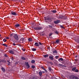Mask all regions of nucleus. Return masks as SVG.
<instances>
[{
    "label": "nucleus",
    "instance_id": "1",
    "mask_svg": "<svg viewBox=\"0 0 79 79\" xmlns=\"http://www.w3.org/2000/svg\"><path fill=\"white\" fill-rule=\"evenodd\" d=\"M70 79H79V78L75 76L74 75H71L69 77Z\"/></svg>",
    "mask_w": 79,
    "mask_h": 79
},
{
    "label": "nucleus",
    "instance_id": "2",
    "mask_svg": "<svg viewBox=\"0 0 79 79\" xmlns=\"http://www.w3.org/2000/svg\"><path fill=\"white\" fill-rule=\"evenodd\" d=\"M14 38L16 40H18L19 38H18V36L17 34H15L14 36Z\"/></svg>",
    "mask_w": 79,
    "mask_h": 79
},
{
    "label": "nucleus",
    "instance_id": "3",
    "mask_svg": "<svg viewBox=\"0 0 79 79\" xmlns=\"http://www.w3.org/2000/svg\"><path fill=\"white\" fill-rule=\"evenodd\" d=\"M11 14L12 15H14L15 16H17L18 14H17V13L15 12L12 11L10 12Z\"/></svg>",
    "mask_w": 79,
    "mask_h": 79
},
{
    "label": "nucleus",
    "instance_id": "4",
    "mask_svg": "<svg viewBox=\"0 0 79 79\" xmlns=\"http://www.w3.org/2000/svg\"><path fill=\"white\" fill-rule=\"evenodd\" d=\"M24 38H21L19 40V42L20 43H24Z\"/></svg>",
    "mask_w": 79,
    "mask_h": 79
},
{
    "label": "nucleus",
    "instance_id": "5",
    "mask_svg": "<svg viewBox=\"0 0 79 79\" xmlns=\"http://www.w3.org/2000/svg\"><path fill=\"white\" fill-rule=\"evenodd\" d=\"M60 22V20H56V21H54V23L55 24H57L59 23Z\"/></svg>",
    "mask_w": 79,
    "mask_h": 79
},
{
    "label": "nucleus",
    "instance_id": "6",
    "mask_svg": "<svg viewBox=\"0 0 79 79\" xmlns=\"http://www.w3.org/2000/svg\"><path fill=\"white\" fill-rule=\"evenodd\" d=\"M53 57V56L52 55V56H50L49 57V58L50 60H54Z\"/></svg>",
    "mask_w": 79,
    "mask_h": 79
},
{
    "label": "nucleus",
    "instance_id": "7",
    "mask_svg": "<svg viewBox=\"0 0 79 79\" xmlns=\"http://www.w3.org/2000/svg\"><path fill=\"white\" fill-rule=\"evenodd\" d=\"M76 41L79 44V36H77L76 39Z\"/></svg>",
    "mask_w": 79,
    "mask_h": 79
},
{
    "label": "nucleus",
    "instance_id": "8",
    "mask_svg": "<svg viewBox=\"0 0 79 79\" xmlns=\"http://www.w3.org/2000/svg\"><path fill=\"white\" fill-rule=\"evenodd\" d=\"M63 16H63V15H60L58 17V18L61 19H63Z\"/></svg>",
    "mask_w": 79,
    "mask_h": 79
},
{
    "label": "nucleus",
    "instance_id": "9",
    "mask_svg": "<svg viewBox=\"0 0 79 79\" xmlns=\"http://www.w3.org/2000/svg\"><path fill=\"white\" fill-rule=\"evenodd\" d=\"M26 66L27 67V69H28V68H29L30 67V66H29V64H28V62H27L26 64Z\"/></svg>",
    "mask_w": 79,
    "mask_h": 79
},
{
    "label": "nucleus",
    "instance_id": "10",
    "mask_svg": "<svg viewBox=\"0 0 79 79\" xmlns=\"http://www.w3.org/2000/svg\"><path fill=\"white\" fill-rule=\"evenodd\" d=\"M51 12H52L53 13H57V11L56 10H51Z\"/></svg>",
    "mask_w": 79,
    "mask_h": 79
},
{
    "label": "nucleus",
    "instance_id": "11",
    "mask_svg": "<svg viewBox=\"0 0 79 79\" xmlns=\"http://www.w3.org/2000/svg\"><path fill=\"white\" fill-rule=\"evenodd\" d=\"M34 29L35 30H40V27H34Z\"/></svg>",
    "mask_w": 79,
    "mask_h": 79
},
{
    "label": "nucleus",
    "instance_id": "12",
    "mask_svg": "<svg viewBox=\"0 0 79 79\" xmlns=\"http://www.w3.org/2000/svg\"><path fill=\"white\" fill-rule=\"evenodd\" d=\"M67 16H63V19H64V20H66L67 19Z\"/></svg>",
    "mask_w": 79,
    "mask_h": 79
},
{
    "label": "nucleus",
    "instance_id": "13",
    "mask_svg": "<svg viewBox=\"0 0 79 79\" xmlns=\"http://www.w3.org/2000/svg\"><path fill=\"white\" fill-rule=\"evenodd\" d=\"M34 45L35 46H36V47H39V44H38V43L36 42L35 43Z\"/></svg>",
    "mask_w": 79,
    "mask_h": 79
},
{
    "label": "nucleus",
    "instance_id": "14",
    "mask_svg": "<svg viewBox=\"0 0 79 79\" xmlns=\"http://www.w3.org/2000/svg\"><path fill=\"white\" fill-rule=\"evenodd\" d=\"M76 69V67H74L73 69H72V71L75 72Z\"/></svg>",
    "mask_w": 79,
    "mask_h": 79
},
{
    "label": "nucleus",
    "instance_id": "15",
    "mask_svg": "<svg viewBox=\"0 0 79 79\" xmlns=\"http://www.w3.org/2000/svg\"><path fill=\"white\" fill-rule=\"evenodd\" d=\"M20 26V24H17L15 25V27H19V26Z\"/></svg>",
    "mask_w": 79,
    "mask_h": 79
},
{
    "label": "nucleus",
    "instance_id": "16",
    "mask_svg": "<svg viewBox=\"0 0 79 79\" xmlns=\"http://www.w3.org/2000/svg\"><path fill=\"white\" fill-rule=\"evenodd\" d=\"M63 59L62 58H60L59 59H58V61H63Z\"/></svg>",
    "mask_w": 79,
    "mask_h": 79
},
{
    "label": "nucleus",
    "instance_id": "17",
    "mask_svg": "<svg viewBox=\"0 0 79 79\" xmlns=\"http://www.w3.org/2000/svg\"><path fill=\"white\" fill-rule=\"evenodd\" d=\"M1 69L3 72H5V69H4V68L2 67L1 68Z\"/></svg>",
    "mask_w": 79,
    "mask_h": 79
},
{
    "label": "nucleus",
    "instance_id": "18",
    "mask_svg": "<svg viewBox=\"0 0 79 79\" xmlns=\"http://www.w3.org/2000/svg\"><path fill=\"white\" fill-rule=\"evenodd\" d=\"M59 42H60L59 40H57L55 42V43H56L57 44H58V43Z\"/></svg>",
    "mask_w": 79,
    "mask_h": 79
},
{
    "label": "nucleus",
    "instance_id": "19",
    "mask_svg": "<svg viewBox=\"0 0 79 79\" xmlns=\"http://www.w3.org/2000/svg\"><path fill=\"white\" fill-rule=\"evenodd\" d=\"M48 27L51 29V28H52V26H51V25H48Z\"/></svg>",
    "mask_w": 79,
    "mask_h": 79
},
{
    "label": "nucleus",
    "instance_id": "20",
    "mask_svg": "<svg viewBox=\"0 0 79 79\" xmlns=\"http://www.w3.org/2000/svg\"><path fill=\"white\" fill-rule=\"evenodd\" d=\"M52 52H53V53H55V54H56L57 52V51L56 50L53 51Z\"/></svg>",
    "mask_w": 79,
    "mask_h": 79
},
{
    "label": "nucleus",
    "instance_id": "21",
    "mask_svg": "<svg viewBox=\"0 0 79 79\" xmlns=\"http://www.w3.org/2000/svg\"><path fill=\"white\" fill-rule=\"evenodd\" d=\"M9 52L10 53H11L12 54H13L14 53V52L13 51H10Z\"/></svg>",
    "mask_w": 79,
    "mask_h": 79
},
{
    "label": "nucleus",
    "instance_id": "22",
    "mask_svg": "<svg viewBox=\"0 0 79 79\" xmlns=\"http://www.w3.org/2000/svg\"><path fill=\"white\" fill-rule=\"evenodd\" d=\"M28 40H29V42H31V41H32V38H29L28 39Z\"/></svg>",
    "mask_w": 79,
    "mask_h": 79
},
{
    "label": "nucleus",
    "instance_id": "23",
    "mask_svg": "<svg viewBox=\"0 0 79 79\" xmlns=\"http://www.w3.org/2000/svg\"><path fill=\"white\" fill-rule=\"evenodd\" d=\"M21 59H22V60H26V58L24 57H21Z\"/></svg>",
    "mask_w": 79,
    "mask_h": 79
},
{
    "label": "nucleus",
    "instance_id": "24",
    "mask_svg": "<svg viewBox=\"0 0 79 79\" xmlns=\"http://www.w3.org/2000/svg\"><path fill=\"white\" fill-rule=\"evenodd\" d=\"M35 60H32L31 61V63H35Z\"/></svg>",
    "mask_w": 79,
    "mask_h": 79
},
{
    "label": "nucleus",
    "instance_id": "25",
    "mask_svg": "<svg viewBox=\"0 0 79 79\" xmlns=\"http://www.w3.org/2000/svg\"><path fill=\"white\" fill-rule=\"evenodd\" d=\"M48 55L47 54V55H44V57L45 58H46V57H48Z\"/></svg>",
    "mask_w": 79,
    "mask_h": 79
},
{
    "label": "nucleus",
    "instance_id": "26",
    "mask_svg": "<svg viewBox=\"0 0 79 79\" xmlns=\"http://www.w3.org/2000/svg\"><path fill=\"white\" fill-rule=\"evenodd\" d=\"M7 62H8V65H10V61H9V60H7Z\"/></svg>",
    "mask_w": 79,
    "mask_h": 79
},
{
    "label": "nucleus",
    "instance_id": "27",
    "mask_svg": "<svg viewBox=\"0 0 79 79\" xmlns=\"http://www.w3.org/2000/svg\"><path fill=\"white\" fill-rule=\"evenodd\" d=\"M31 50H32V51H35L36 50V49L34 48H32L31 49Z\"/></svg>",
    "mask_w": 79,
    "mask_h": 79
},
{
    "label": "nucleus",
    "instance_id": "28",
    "mask_svg": "<svg viewBox=\"0 0 79 79\" xmlns=\"http://www.w3.org/2000/svg\"><path fill=\"white\" fill-rule=\"evenodd\" d=\"M42 75V72L40 71V76H41Z\"/></svg>",
    "mask_w": 79,
    "mask_h": 79
},
{
    "label": "nucleus",
    "instance_id": "29",
    "mask_svg": "<svg viewBox=\"0 0 79 79\" xmlns=\"http://www.w3.org/2000/svg\"><path fill=\"white\" fill-rule=\"evenodd\" d=\"M60 27L61 28L64 29V27L63 26L60 25Z\"/></svg>",
    "mask_w": 79,
    "mask_h": 79
},
{
    "label": "nucleus",
    "instance_id": "30",
    "mask_svg": "<svg viewBox=\"0 0 79 79\" xmlns=\"http://www.w3.org/2000/svg\"><path fill=\"white\" fill-rule=\"evenodd\" d=\"M48 69L49 71H52V69L51 67H49Z\"/></svg>",
    "mask_w": 79,
    "mask_h": 79
},
{
    "label": "nucleus",
    "instance_id": "31",
    "mask_svg": "<svg viewBox=\"0 0 79 79\" xmlns=\"http://www.w3.org/2000/svg\"><path fill=\"white\" fill-rule=\"evenodd\" d=\"M74 72H79V71L77 69H76L75 70Z\"/></svg>",
    "mask_w": 79,
    "mask_h": 79
},
{
    "label": "nucleus",
    "instance_id": "32",
    "mask_svg": "<svg viewBox=\"0 0 79 79\" xmlns=\"http://www.w3.org/2000/svg\"><path fill=\"white\" fill-rule=\"evenodd\" d=\"M46 19L47 21L50 20V19L49 18H46Z\"/></svg>",
    "mask_w": 79,
    "mask_h": 79
},
{
    "label": "nucleus",
    "instance_id": "33",
    "mask_svg": "<svg viewBox=\"0 0 79 79\" xmlns=\"http://www.w3.org/2000/svg\"><path fill=\"white\" fill-rule=\"evenodd\" d=\"M3 41L4 42H6V39H3Z\"/></svg>",
    "mask_w": 79,
    "mask_h": 79
},
{
    "label": "nucleus",
    "instance_id": "34",
    "mask_svg": "<svg viewBox=\"0 0 79 79\" xmlns=\"http://www.w3.org/2000/svg\"><path fill=\"white\" fill-rule=\"evenodd\" d=\"M11 59L13 61V60H14V58H13V56H12L11 57Z\"/></svg>",
    "mask_w": 79,
    "mask_h": 79
},
{
    "label": "nucleus",
    "instance_id": "35",
    "mask_svg": "<svg viewBox=\"0 0 79 79\" xmlns=\"http://www.w3.org/2000/svg\"><path fill=\"white\" fill-rule=\"evenodd\" d=\"M55 32L57 34H59V32L58 31H55Z\"/></svg>",
    "mask_w": 79,
    "mask_h": 79
},
{
    "label": "nucleus",
    "instance_id": "36",
    "mask_svg": "<svg viewBox=\"0 0 79 79\" xmlns=\"http://www.w3.org/2000/svg\"><path fill=\"white\" fill-rule=\"evenodd\" d=\"M4 46H5V47H7V45H6V44H2Z\"/></svg>",
    "mask_w": 79,
    "mask_h": 79
},
{
    "label": "nucleus",
    "instance_id": "37",
    "mask_svg": "<svg viewBox=\"0 0 79 79\" xmlns=\"http://www.w3.org/2000/svg\"><path fill=\"white\" fill-rule=\"evenodd\" d=\"M31 68H32L34 69V68H35V66H34V65H32L31 66Z\"/></svg>",
    "mask_w": 79,
    "mask_h": 79
},
{
    "label": "nucleus",
    "instance_id": "38",
    "mask_svg": "<svg viewBox=\"0 0 79 79\" xmlns=\"http://www.w3.org/2000/svg\"><path fill=\"white\" fill-rule=\"evenodd\" d=\"M59 56H55V58H56V59H58V58L59 57Z\"/></svg>",
    "mask_w": 79,
    "mask_h": 79
},
{
    "label": "nucleus",
    "instance_id": "39",
    "mask_svg": "<svg viewBox=\"0 0 79 79\" xmlns=\"http://www.w3.org/2000/svg\"><path fill=\"white\" fill-rule=\"evenodd\" d=\"M41 68L42 69H44V70L45 69L43 67V66L41 67Z\"/></svg>",
    "mask_w": 79,
    "mask_h": 79
},
{
    "label": "nucleus",
    "instance_id": "40",
    "mask_svg": "<svg viewBox=\"0 0 79 79\" xmlns=\"http://www.w3.org/2000/svg\"><path fill=\"white\" fill-rule=\"evenodd\" d=\"M43 44V43L41 44V43H40V45H42Z\"/></svg>",
    "mask_w": 79,
    "mask_h": 79
},
{
    "label": "nucleus",
    "instance_id": "41",
    "mask_svg": "<svg viewBox=\"0 0 79 79\" xmlns=\"http://www.w3.org/2000/svg\"><path fill=\"white\" fill-rule=\"evenodd\" d=\"M78 60V59H75V61L76 62H77Z\"/></svg>",
    "mask_w": 79,
    "mask_h": 79
},
{
    "label": "nucleus",
    "instance_id": "42",
    "mask_svg": "<svg viewBox=\"0 0 79 79\" xmlns=\"http://www.w3.org/2000/svg\"><path fill=\"white\" fill-rule=\"evenodd\" d=\"M6 39H9V37H6Z\"/></svg>",
    "mask_w": 79,
    "mask_h": 79
},
{
    "label": "nucleus",
    "instance_id": "43",
    "mask_svg": "<svg viewBox=\"0 0 79 79\" xmlns=\"http://www.w3.org/2000/svg\"><path fill=\"white\" fill-rule=\"evenodd\" d=\"M13 45H14V46H15V45H16V44H15V43H13Z\"/></svg>",
    "mask_w": 79,
    "mask_h": 79
},
{
    "label": "nucleus",
    "instance_id": "44",
    "mask_svg": "<svg viewBox=\"0 0 79 79\" xmlns=\"http://www.w3.org/2000/svg\"><path fill=\"white\" fill-rule=\"evenodd\" d=\"M52 35V33H51V34H50V35H49V36H51Z\"/></svg>",
    "mask_w": 79,
    "mask_h": 79
},
{
    "label": "nucleus",
    "instance_id": "45",
    "mask_svg": "<svg viewBox=\"0 0 79 79\" xmlns=\"http://www.w3.org/2000/svg\"><path fill=\"white\" fill-rule=\"evenodd\" d=\"M62 64H59L58 65H59V66H61Z\"/></svg>",
    "mask_w": 79,
    "mask_h": 79
},
{
    "label": "nucleus",
    "instance_id": "46",
    "mask_svg": "<svg viewBox=\"0 0 79 79\" xmlns=\"http://www.w3.org/2000/svg\"><path fill=\"white\" fill-rule=\"evenodd\" d=\"M44 70L45 71V72H46V73L47 72V70H46L45 69H44Z\"/></svg>",
    "mask_w": 79,
    "mask_h": 79
},
{
    "label": "nucleus",
    "instance_id": "47",
    "mask_svg": "<svg viewBox=\"0 0 79 79\" xmlns=\"http://www.w3.org/2000/svg\"><path fill=\"white\" fill-rule=\"evenodd\" d=\"M42 27H40V30H41V29H42Z\"/></svg>",
    "mask_w": 79,
    "mask_h": 79
},
{
    "label": "nucleus",
    "instance_id": "48",
    "mask_svg": "<svg viewBox=\"0 0 79 79\" xmlns=\"http://www.w3.org/2000/svg\"><path fill=\"white\" fill-rule=\"evenodd\" d=\"M64 65H63V64H62V65H61V66H62V67H64Z\"/></svg>",
    "mask_w": 79,
    "mask_h": 79
},
{
    "label": "nucleus",
    "instance_id": "49",
    "mask_svg": "<svg viewBox=\"0 0 79 79\" xmlns=\"http://www.w3.org/2000/svg\"><path fill=\"white\" fill-rule=\"evenodd\" d=\"M35 78V77H33V78H32V79H34V78Z\"/></svg>",
    "mask_w": 79,
    "mask_h": 79
},
{
    "label": "nucleus",
    "instance_id": "50",
    "mask_svg": "<svg viewBox=\"0 0 79 79\" xmlns=\"http://www.w3.org/2000/svg\"><path fill=\"white\" fill-rule=\"evenodd\" d=\"M13 34H11V35H10V36H13Z\"/></svg>",
    "mask_w": 79,
    "mask_h": 79
},
{
    "label": "nucleus",
    "instance_id": "51",
    "mask_svg": "<svg viewBox=\"0 0 79 79\" xmlns=\"http://www.w3.org/2000/svg\"><path fill=\"white\" fill-rule=\"evenodd\" d=\"M64 67L66 68L67 67V66L65 65H64Z\"/></svg>",
    "mask_w": 79,
    "mask_h": 79
},
{
    "label": "nucleus",
    "instance_id": "52",
    "mask_svg": "<svg viewBox=\"0 0 79 79\" xmlns=\"http://www.w3.org/2000/svg\"><path fill=\"white\" fill-rule=\"evenodd\" d=\"M25 49H24L23 50V52H25Z\"/></svg>",
    "mask_w": 79,
    "mask_h": 79
},
{
    "label": "nucleus",
    "instance_id": "53",
    "mask_svg": "<svg viewBox=\"0 0 79 79\" xmlns=\"http://www.w3.org/2000/svg\"><path fill=\"white\" fill-rule=\"evenodd\" d=\"M5 56H6V57H7V56L6 55H5Z\"/></svg>",
    "mask_w": 79,
    "mask_h": 79
},
{
    "label": "nucleus",
    "instance_id": "54",
    "mask_svg": "<svg viewBox=\"0 0 79 79\" xmlns=\"http://www.w3.org/2000/svg\"><path fill=\"white\" fill-rule=\"evenodd\" d=\"M43 73H45V72L44 71H43Z\"/></svg>",
    "mask_w": 79,
    "mask_h": 79
},
{
    "label": "nucleus",
    "instance_id": "55",
    "mask_svg": "<svg viewBox=\"0 0 79 79\" xmlns=\"http://www.w3.org/2000/svg\"><path fill=\"white\" fill-rule=\"evenodd\" d=\"M77 57V56H75V57L76 58V57Z\"/></svg>",
    "mask_w": 79,
    "mask_h": 79
},
{
    "label": "nucleus",
    "instance_id": "56",
    "mask_svg": "<svg viewBox=\"0 0 79 79\" xmlns=\"http://www.w3.org/2000/svg\"><path fill=\"white\" fill-rule=\"evenodd\" d=\"M40 50H42V49L40 48Z\"/></svg>",
    "mask_w": 79,
    "mask_h": 79
},
{
    "label": "nucleus",
    "instance_id": "57",
    "mask_svg": "<svg viewBox=\"0 0 79 79\" xmlns=\"http://www.w3.org/2000/svg\"><path fill=\"white\" fill-rule=\"evenodd\" d=\"M39 75H40V72H39Z\"/></svg>",
    "mask_w": 79,
    "mask_h": 79
},
{
    "label": "nucleus",
    "instance_id": "58",
    "mask_svg": "<svg viewBox=\"0 0 79 79\" xmlns=\"http://www.w3.org/2000/svg\"><path fill=\"white\" fill-rule=\"evenodd\" d=\"M22 50H24V49H23V48H22Z\"/></svg>",
    "mask_w": 79,
    "mask_h": 79
},
{
    "label": "nucleus",
    "instance_id": "59",
    "mask_svg": "<svg viewBox=\"0 0 79 79\" xmlns=\"http://www.w3.org/2000/svg\"><path fill=\"white\" fill-rule=\"evenodd\" d=\"M1 35L0 34V36Z\"/></svg>",
    "mask_w": 79,
    "mask_h": 79
},
{
    "label": "nucleus",
    "instance_id": "60",
    "mask_svg": "<svg viewBox=\"0 0 79 79\" xmlns=\"http://www.w3.org/2000/svg\"><path fill=\"white\" fill-rule=\"evenodd\" d=\"M39 44H40V42H39Z\"/></svg>",
    "mask_w": 79,
    "mask_h": 79
}]
</instances>
